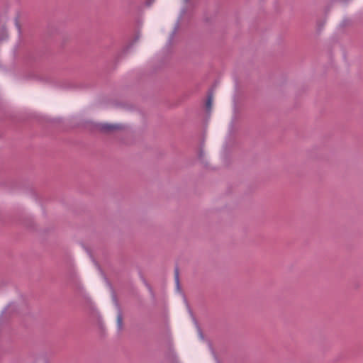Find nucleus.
Masks as SVG:
<instances>
[{
	"mask_svg": "<svg viewBox=\"0 0 363 363\" xmlns=\"http://www.w3.org/2000/svg\"><path fill=\"white\" fill-rule=\"evenodd\" d=\"M97 129L105 134H111L116 132L121 131L125 129V125L121 123H99L96 126Z\"/></svg>",
	"mask_w": 363,
	"mask_h": 363,
	"instance_id": "nucleus-1",
	"label": "nucleus"
},
{
	"mask_svg": "<svg viewBox=\"0 0 363 363\" xmlns=\"http://www.w3.org/2000/svg\"><path fill=\"white\" fill-rule=\"evenodd\" d=\"M113 300L117 309L116 323L118 330L121 331L123 328L122 309L116 296L113 297Z\"/></svg>",
	"mask_w": 363,
	"mask_h": 363,
	"instance_id": "nucleus-2",
	"label": "nucleus"
},
{
	"mask_svg": "<svg viewBox=\"0 0 363 363\" xmlns=\"http://www.w3.org/2000/svg\"><path fill=\"white\" fill-rule=\"evenodd\" d=\"M23 308H23V307H21L19 305H17L16 303H12V304L9 305L5 308L4 313H5L6 314V313L11 314L12 312L15 311L20 314H25L26 312V311L27 309V306L25 305L23 306Z\"/></svg>",
	"mask_w": 363,
	"mask_h": 363,
	"instance_id": "nucleus-3",
	"label": "nucleus"
},
{
	"mask_svg": "<svg viewBox=\"0 0 363 363\" xmlns=\"http://www.w3.org/2000/svg\"><path fill=\"white\" fill-rule=\"evenodd\" d=\"M213 99V91H211L208 94L207 101L206 103V108L208 112H210L212 108Z\"/></svg>",
	"mask_w": 363,
	"mask_h": 363,
	"instance_id": "nucleus-4",
	"label": "nucleus"
},
{
	"mask_svg": "<svg viewBox=\"0 0 363 363\" xmlns=\"http://www.w3.org/2000/svg\"><path fill=\"white\" fill-rule=\"evenodd\" d=\"M240 111L239 108L235 106L233 108V116L232 122L235 123V121H237L240 118Z\"/></svg>",
	"mask_w": 363,
	"mask_h": 363,
	"instance_id": "nucleus-5",
	"label": "nucleus"
},
{
	"mask_svg": "<svg viewBox=\"0 0 363 363\" xmlns=\"http://www.w3.org/2000/svg\"><path fill=\"white\" fill-rule=\"evenodd\" d=\"M352 26V21L350 20V19H344L341 23H340V26L342 28H346V27H350Z\"/></svg>",
	"mask_w": 363,
	"mask_h": 363,
	"instance_id": "nucleus-6",
	"label": "nucleus"
},
{
	"mask_svg": "<svg viewBox=\"0 0 363 363\" xmlns=\"http://www.w3.org/2000/svg\"><path fill=\"white\" fill-rule=\"evenodd\" d=\"M1 40L8 38L7 32L6 31L5 28H2V27H1Z\"/></svg>",
	"mask_w": 363,
	"mask_h": 363,
	"instance_id": "nucleus-7",
	"label": "nucleus"
},
{
	"mask_svg": "<svg viewBox=\"0 0 363 363\" xmlns=\"http://www.w3.org/2000/svg\"><path fill=\"white\" fill-rule=\"evenodd\" d=\"M175 281H176L177 286L179 287V277L178 269L175 270Z\"/></svg>",
	"mask_w": 363,
	"mask_h": 363,
	"instance_id": "nucleus-8",
	"label": "nucleus"
},
{
	"mask_svg": "<svg viewBox=\"0 0 363 363\" xmlns=\"http://www.w3.org/2000/svg\"><path fill=\"white\" fill-rule=\"evenodd\" d=\"M15 24H16V26L18 29V31L19 33H21V25H20V23H19V20H18V18H15Z\"/></svg>",
	"mask_w": 363,
	"mask_h": 363,
	"instance_id": "nucleus-9",
	"label": "nucleus"
},
{
	"mask_svg": "<svg viewBox=\"0 0 363 363\" xmlns=\"http://www.w3.org/2000/svg\"><path fill=\"white\" fill-rule=\"evenodd\" d=\"M185 1H188L189 0H184Z\"/></svg>",
	"mask_w": 363,
	"mask_h": 363,
	"instance_id": "nucleus-10",
	"label": "nucleus"
}]
</instances>
